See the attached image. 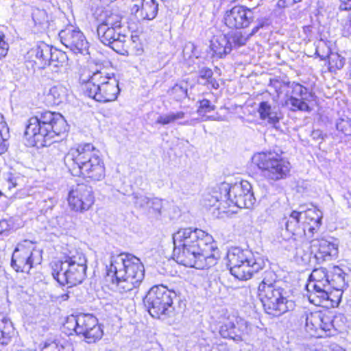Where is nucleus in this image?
Wrapping results in <instances>:
<instances>
[{
	"mask_svg": "<svg viewBox=\"0 0 351 351\" xmlns=\"http://www.w3.org/2000/svg\"><path fill=\"white\" fill-rule=\"evenodd\" d=\"M173 256L186 267L204 269L216 263L218 250L212 236L198 228H186L173 235Z\"/></svg>",
	"mask_w": 351,
	"mask_h": 351,
	"instance_id": "1",
	"label": "nucleus"
},
{
	"mask_svg": "<svg viewBox=\"0 0 351 351\" xmlns=\"http://www.w3.org/2000/svg\"><path fill=\"white\" fill-rule=\"evenodd\" d=\"M108 282L121 294L128 293L137 287L144 278L145 269L141 260L126 253L112 255L106 266Z\"/></svg>",
	"mask_w": 351,
	"mask_h": 351,
	"instance_id": "2",
	"label": "nucleus"
},
{
	"mask_svg": "<svg viewBox=\"0 0 351 351\" xmlns=\"http://www.w3.org/2000/svg\"><path fill=\"white\" fill-rule=\"evenodd\" d=\"M67 130L68 125L62 114L45 111L28 119L24 137L29 146L42 147L49 145L56 136Z\"/></svg>",
	"mask_w": 351,
	"mask_h": 351,
	"instance_id": "3",
	"label": "nucleus"
},
{
	"mask_svg": "<svg viewBox=\"0 0 351 351\" xmlns=\"http://www.w3.org/2000/svg\"><path fill=\"white\" fill-rule=\"evenodd\" d=\"M64 162L73 176H82L93 181L105 177V167L99 151L90 143L71 148L64 157Z\"/></svg>",
	"mask_w": 351,
	"mask_h": 351,
	"instance_id": "4",
	"label": "nucleus"
},
{
	"mask_svg": "<svg viewBox=\"0 0 351 351\" xmlns=\"http://www.w3.org/2000/svg\"><path fill=\"white\" fill-rule=\"evenodd\" d=\"M86 258L77 250H71L62 259L51 263V274L61 285L72 287L81 284L86 276Z\"/></svg>",
	"mask_w": 351,
	"mask_h": 351,
	"instance_id": "5",
	"label": "nucleus"
},
{
	"mask_svg": "<svg viewBox=\"0 0 351 351\" xmlns=\"http://www.w3.org/2000/svg\"><path fill=\"white\" fill-rule=\"evenodd\" d=\"M80 79L85 84L86 95L97 101L106 103L114 101L120 93L119 81L114 74H110L106 70L84 73Z\"/></svg>",
	"mask_w": 351,
	"mask_h": 351,
	"instance_id": "6",
	"label": "nucleus"
},
{
	"mask_svg": "<svg viewBox=\"0 0 351 351\" xmlns=\"http://www.w3.org/2000/svg\"><path fill=\"white\" fill-rule=\"evenodd\" d=\"M276 278L273 271H265L258 287V297L265 313L275 317L280 316L294 307L293 302L285 297L284 289L277 285Z\"/></svg>",
	"mask_w": 351,
	"mask_h": 351,
	"instance_id": "7",
	"label": "nucleus"
},
{
	"mask_svg": "<svg viewBox=\"0 0 351 351\" xmlns=\"http://www.w3.org/2000/svg\"><path fill=\"white\" fill-rule=\"evenodd\" d=\"M227 258L231 274L241 280L250 279L265 265L264 258L258 253L239 247L229 250Z\"/></svg>",
	"mask_w": 351,
	"mask_h": 351,
	"instance_id": "8",
	"label": "nucleus"
},
{
	"mask_svg": "<svg viewBox=\"0 0 351 351\" xmlns=\"http://www.w3.org/2000/svg\"><path fill=\"white\" fill-rule=\"evenodd\" d=\"M176 296L175 291L163 285H156L149 290L143 302L152 317L165 320L174 315L173 301Z\"/></svg>",
	"mask_w": 351,
	"mask_h": 351,
	"instance_id": "9",
	"label": "nucleus"
},
{
	"mask_svg": "<svg viewBox=\"0 0 351 351\" xmlns=\"http://www.w3.org/2000/svg\"><path fill=\"white\" fill-rule=\"evenodd\" d=\"M252 160L261 170L263 176L271 181L285 179L291 169L289 162L275 152L256 153Z\"/></svg>",
	"mask_w": 351,
	"mask_h": 351,
	"instance_id": "10",
	"label": "nucleus"
},
{
	"mask_svg": "<svg viewBox=\"0 0 351 351\" xmlns=\"http://www.w3.org/2000/svg\"><path fill=\"white\" fill-rule=\"evenodd\" d=\"M40 252L36 250V243L25 239L19 243L14 249L11 259V267L16 272L29 273L34 265L40 264Z\"/></svg>",
	"mask_w": 351,
	"mask_h": 351,
	"instance_id": "11",
	"label": "nucleus"
},
{
	"mask_svg": "<svg viewBox=\"0 0 351 351\" xmlns=\"http://www.w3.org/2000/svg\"><path fill=\"white\" fill-rule=\"evenodd\" d=\"M220 189L224 192L223 196L231 204L240 208H251L256 203V197L251 184L247 180H241L230 186L228 183H221Z\"/></svg>",
	"mask_w": 351,
	"mask_h": 351,
	"instance_id": "12",
	"label": "nucleus"
},
{
	"mask_svg": "<svg viewBox=\"0 0 351 351\" xmlns=\"http://www.w3.org/2000/svg\"><path fill=\"white\" fill-rule=\"evenodd\" d=\"M97 33L99 40L104 45L110 47L118 53H128L130 39L121 29L112 27L97 25Z\"/></svg>",
	"mask_w": 351,
	"mask_h": 351,
	"instance_id": "13",
	"label": "nucleus"
},
{
	"mask_svg": "<svg viewBox=\"0 0 351 351\" xmlns=\"http://www.w3.org/2000/svg\"><path fill=\"white\" fill-rule=\"evenodd\" d=\"M306 331L312 337H322L333 327L332 317L322 311L305 312L300 317Z\"/></svg>",
	"mask_w": 351,
	"mask_h": 351,
	"instance_id": "14",
	"label": "nucleus"
},
{
	"mask_svg": "<svg viewBox=\"0 0 351 351\" xmlns=\"http://www.w3.org/2000/svg\"><path fill=\"white\" fill-rule=\"evenodd\" d=\"M92 187L82 183L77 184L69 193L68 203L74 211L83 213L88 210L94 203Z\"/></svg>",
	"mask_w": 351,
	"mask_h": 351,
	"instance_id": "15",
	"label": "nucleus"
},
{
	"mask_svg": "<svg viewBox=\"0 0 351 351\" xmlns=\"http://www.w3.org/2000/svg\"><path fill=\"white\" fill-rule=\"evenodd\" d=\"M61 43L75 53H87L88 43L83 33L71 26L59 32Z\"/></svg>",
	"mask_w": 351,
	"mask_h": 351,
	"instance_id": "16",
	"label": "nucleus"
},
{
	"mask_svg": "<svg viewBox=\"0 0 351 351\" xmlns=\"http://www.w3.org/2000/svg\"><path fill=\"white\" fill-rule=\"evenodd\" d=\"M77 335H82L88 343H95L103 336L97 319L90 314L78 315Z\"/></svg>",
	"mask_w": 351,
	"mask_h": 351,
	"instance_id": "17",
	"label": "nucleus"
},
{
	"mask_svg": "<svg viewBox=\"0 0 351 351\" xmlns=\"http://www.w3.org/2000/svg\"><path fill=\"white\" fill-rule=\"evenodd\" d=\"M254 19L252 10L243 5H236L227 10L224 15L225 24L230 28H245Z\"/></svg>",
	"mask_w": 351,
	"mask_h": 351,
	"instance_id": "18",
	"label": "nucleus"
},
{
	"mask_svg": "<svg viewBox=\"0 0 351 351\" xmlns=\"http://www.w3.org/2000/svg\"><path fill=\"white\" fill-rule=\"evenodd\" d=\"M328 269L325 267L316 268L311 272L308 282L306 285V289L308 293V300L316 302L315 296L318 293L323 295L322 289L330 287L328 280Z\"/></svg>",
	"mask_w": 351,
	"mask_h": 351,
	"instance_id": "19",
	"label": "nucleus"
},
{
	"mask_svg": "<svg viewBox=\"0 0 351 351\" xmlns=\"http://www.w3.org/2000/svg\"><path fill=\"white\" fill-rule=\"evenodd\" d=\"M250 326L246 321L239 317L226 320L219 328V334L223 338H228L236 341L243 339L250 333Z\"/></svg>",
	"mask_w": 351,
	"mask_h": 351,
	"instance_id": "20",
	"label": "nucleus"
},
{
	"mask_svg": "<svg viewBox=\"0 0 351 351\" xmlns=\"http://www.w3.org/2000/svg\"><path fill=\"white\" fill-rule=\"evenodd\" d=\"M302 218V210H293L288 217H284L280 222L281 227H285L286 231L291 234V238L289 240L292 243H295L296 237L302 238L307 235L304 222L301 221Z\"/></svg>",
	"mask_w": 351,
	"mask_h": 351,
	"instance_id": "21",
	"label": "nucleus"
},
{
	"mask_svg": "<svg viewBox=\"0 0 351 351\" xmlns=\"http://www.w3.org/2000/svg\"><path fill=\"white\" fill-rule=\"evenodd\" d=\"M343 290L344 289L332 288V286L330 285L328 289H322V291L324 295H322L321 293L316 295V302H313L312 300L309 301L317 306L337 307L341 302Z\"/></svg>",
	"mask_w": 351,
	"mask_h": 351,
	"instance_id": "22",
	"label": "nucleus"
},
{
	"mask_svg": "<svg viewBox=\"0 0 351 351\" xmlns=\"http://www.w3.org/2000/svg\"><path fill=\"white\" fill-rule=\"evenodd\" d=\"M93 16L98 25L122 29V16L117 11L97 8Z\"/></svg>",
	"mask_w": 351,
	"mask_h": 351,
	"instance_id": "23",
	"label": "nucleus"
},
{
	"mask_svg": "<svg viewBox=\"0 0 351 351\" xmlns=\"http://www.w3.org/2000/svg\"><path fill=\"white\" fill-rule=\"evenodd\" d=\"M258 112L261 120L266 121L267 124L277 128L280 119V113L277 106L263 101L258 104Z\"/></svg>",
	"mask_w": 351,
	"mask_h": 351,
	"instance_id": "24",
	"label": "nucleus"
},
{
	"mask_svg": "<svg viewBox=\"0 0 351 351\" xmlns=\"http://www.w3.org/2000/svg\"><path fill=\"white\" fill-rule=\"evenodd\" d=\"M313 247L317 248L315 257L317 260L330 261L338 254L337 245L326 239L313 241Z\"/></svg>",
	"mask_w": 351,
	"mask_h": 351,
	"instance_id": "25",
	"label": "nucleus"
},
{
	"mask_svg": "<svg viewBox=\"0 0 351 351\" xmlns=\"http://www.w3.org/2000/svg\"><path fill=\"white\" fill-rule=\"evenodd\" d=\"M302 217L305 219L304 224L306 230H308L310 236H313L322 225V212L316 207L308 208L304 212L302 211Z\"/></svg>",
	"mask_w": 351,
	"mask_h": 351,
	"instance_id": "26",
	"label": "nucleus"
},
{
	"mask_svg": "<svg viewBox=\"0 0 351 351\" xmlns=\"http://www.w3.org/2000/svg\"><path fill=\"white\" fill-rule=\"evenodd\" d=\"M232 44L226 35H219L215 37L210 43L213 54L218 58H223L232 51Z\"/></svg>",
	"mask_w": 351,
	"mask_h": 351,
	"instance_id": "27",
	"label": "nucleus"
},
{
	"mask_svg": "<svg viewBox=\"0 0 351 351\" xmlns=\"http://www.w3.org/2000/svg\"><path fill=\"white\" fill-rule=\"evenodd\" d=\"M68 89L61 85L52 86L46 96L47 101L49 105H59L66 101Z\"/></svg>",
	"mask_w": 351,
	"mask_h": 351,
	"instance_id": "28",
	"label": "nucleus"
},
{
	"mask_svg": "<svg viewBox=\"0 0 351 351\" xmlns=\"http://www.w3.org/2000/svg\"><path fill=\"white\" fill-rule=\"evenodd\" d=\"M346 276V274L339 266L333 265L328 267V280L332 288L346 289L348 286Z\"/></svg>",
	"mask_w": 351,
	"mask_h": 351,
	"instance_id": "29",
	"label": "nucleus"
},
{
	"mask_svg": "<svg viewBox=\"0 0 351 351\" xmlns=\"http://www.w3.org/2000/svg\"><path fill=\"white\" fill-rule=\"evenodd\" d=\"M51 47L49 45L42 43L32 49L30 53L36 58L34 61L36 64H39L40 67L45 68L49 64Z\"/></svg>",
	"mask_w": 351,
	"mask_h": 351,
	"instance_id": "30",
	"label": "nucleus"
},
{
	"mask_svg": "<svg viewBox=\"0 0 351 351\" xmlns=\"http://www.w3.org/2000/svg\"><path fill=\"white\" fill-rule=\"evenodd\" d=\"M42 351H74L73 345L64 339L47 340Z\"/></svg>",
	"mask_w": 351,
	"mask_h": 351,
	"instance_id": "31",
	"label": "nucleus"
},
{
	"mask_svg": "<svg viewBox=\"0 0 351 351\" xmlns=\"http://www.w3.org/2000/svg\"><path fill=\"white\" fill-rule=\"evenodd\" d=\"M213 71L207 67H203L199 71L197 82L204 86H210L214 89H218L219 84L218 82L213 77Z\"/></svg>",
	"mask_w": 351,
	"mask_h": 351,
	"instance_id": "32",
	"label": "nucleus"
},
{
	"mask_svg": "<svg viewBox=\"0 0 351 351\" xmlns=\"http://www.w3.org/2000/svg\"><path fill=\"white\" fill-rule=\"evenodd\" d=\"M219 193L217 191H214L213 195H210L206 198V200L209 202L208 206L216 207L218 210H221L222 212H226V205L230 206L227 198L223 196L224 192L220 189L219 186Z\"/></svg>",
	"mask_w": 351,
	"mask_h": 351,
	"instance_id": "33",
	"label": "nucleus"
},
{
	"mask_svg": "<svg viewBox=\"0 0 351 351\" xmlns=\"http://www.w3.org/2000/svg\"><path fill=\"white\" fill-rule=\"evenodd\" d=\"M14 333L12 323L10 319L3 318L0 322V343L7 345Z\"/></svg>",
	"mask_w": 351,
	"mask_h": 351,
	"instance_id": "34",
	"label": "nucleus"
},
{
	"mask_svg": "<svg viewBox=\"0 0 351 351\" xmlns=\"http://www.w3.org/2000/svg\"><path fill=\"white\" fill-rule=\"evenodd\" d=\"M307 99H302L300 97H295V96H290L286 101V104L292 111H302L310 112L311 110L308 104L306 101Z\"/></svg>",
	"mask_w": 351,
	"mask_h": 351,
	"instance_id": "35",
	"label": "nucleus"
},
{
	"mask_svg": "<svg viewBox=\"0 0 351 351\" xmlns=\"http://www.w3.org/2000/svg\"><path fill=\"white\" fill-rule=\"evenodd\" d=\"M187 84L182 82L175 84L168 90V94L176 101H180L186 98L187 94Z\"/></svg>",
	"mask_w": 351,
	"mask_h": 351,
	"instance_id": "36",
	"label": "nucleus"
},
{
	"mask_svg": "<svg viewBox=\"0 0 351 351\" xmlns=\"http://www.w3.org/2000/svg\"><path fill=\"white\" fill-rule=\"evenodd\" d=\"M185 113L182 111L171 112L168 114H160L156 120V124L167 125L184 118Z\"/></svg>",
	"mask_w": 351,
	"mask_h": 351,
	"instance_id": "37",
	"label": "nucleus"
},
{
	"mask_svg": "<svg viewBox=\"0 0 351 351\" xmlns=\"http://www.w3.org/2000/svg\"><path fill=\"white\" fill-rule=\"evenodd\" d=\"M66 56L64 53L56 49L51 47L50 57L49 59V64L47 66L57 69L62 66L63 63L66 60Z\"/></svg>",
	"mask_w": 351,
	"mask_h": 351,
	"instance_id": "38",
	"label": "nucleus"
},
{
	"mask_svg": "<svg viewBox=\"0 0 351 351\" xmlns=\"http://www.w3.org/2000/svg\"><path fill=\"white\" fill-rule=\"evenodd\" d=\"M10 138V130L7 123H0V154L7 152Z\"/></svg>",
	"mask_w": 351,
	"mask_h": 351,
	"instance_id": "39",
	"label": "nucleus"
},
{
	"mask_svg": "<svg viewBox=\"0 0 351 351\" xmlns=\"http://www.w3.org/2000/svg\"><path fill=\"white\" fill-rule=\"evenodd\" d=\"M32 17L36 25H39L42 27L48 25V15L45 10L37 8H34L32 12Z\"/></svg>",
	"mask_w": 351,
	"mask_h": 351,
	"instance_id": "40",
	"label": "nucleus"
},
{
	"mask_svg": "<svg viewBox=\"0 0 351 351\" xmlns=\"http://www.w3.org/2000/svg\"><path fill=\"white\" fill-rule=\"evenodd\" d=\"M288 86L292 89L291 96H295V97H300L302 99H307L308 97H311L308 89L300 84L293 82L290 85V82H289Z\"/></svg>",
	"mask_w": 351,
	"mask_h": 351,
	"instance_id": "41",
	"label": "nucleus"
},
{
	"mask_svg": "<svg viewBox=\"0 0 351 351\" xmlns=\"http://www.w3.org/2000/svg\"><path fill=\"white\" fill-rule=\"evenodd\" d=\"M132 196L133 202L136 207L139 208H147L149 205L151 199L143 194L138 193H132Z\"/></svg>",
	"mask_w": 351,
	"mask_h": 351,
	"instance_id": "42",
	"label": "nucleus"
},
{
	"mask_svg": "<svg viewBox=\"0 0 351 351\" xmlns=\"http://www.w3.org/2000/svg\"><path fill=\"white\" fill-rule=\"evenodd\" d=\"M5 184L10 191L12 188L19 185V182L22 180L18 173H8L5 175Z\"/></svg>",
	"mask_w": 351,
	"mask_h": 351,
	"instance_id": "43",
	"label": "nucleus"
},
{
	"mask_svg": "<svg viewBox=\"0 0 351 351\" xmlns=\"http://www.w3.org/2000/svg\"><path fill=\"white\" fill-rule=\"evenodd\" d=\"M336 128L346 136H351V119H339L336 124Z\"/></svg>",
	"mask_w": 351,
	"mask_h": 351,
	"instance_id": "44",
	"label": "nucleus"
},
{
	"mask_svg": "<svg viewBox=\"0 0 351 351\" xmlns=\"http://www.w3.org/2000/svg\"><path fill=\"white\" fill-rule=\"evenodd\" d=\"M215 106L212 105L210 101L207 99H203L199 101V106L197 109V113L200 115H204L206 113L213 111Z\"/></svg>",
	"mask_w": 351,
	"mask_h": 351,
	"instance_id": "45",
	"label": "nucleus"
},
{
	"mask_svg": "<svg viewBox=\"0 0 351 351\" xmlns=\"http://www.w3.org/2000/svg\"><path fill=\"white\" fill-rule=\"evenodd\" d=\"M162 208V200L158 198H153L150 199L149 205L147 207L149 212L154 214L156 216L161 215V209Z\"/></svg>",
	"mask_w": 351,
	"mask_h": 351,
	"instance_id": "46",
	"label": "nucleus"
},
{
	"mask_svg": "<svg viewBox=\"0 0 351 351\" xmlns=\"http://www.w3.org/2000/svg\"><path fill=\"white\" fill-rule=\"evenodd\" d=\"M249 38L248 35L245 36L241 32H236L232 36V41L230 42L234 44V47H239L245 45Z\"/></svg>",
	"mask_w": 351,
	"mask_h": 351,
	"instance_id": "47",
	"label": "nucleus"
},
{
	"mask_svg": "<svg viewBox=\"0 0 351 351\" xmlns=\"http://www.w3.org/2000/svg\"><path fill=\"white\" fill-rule=\"evenodd\" d=\"M78 321V315L68 317L65 326L69 329L73 330L77 335Z\"/></svg>",
	"mask_w": 351,
	"mask_h": 351,
	"instance_id": "48",
	"label": "nucleus"
},
{
	"mask_svg": "<svg viewBox=\"0 0 351 351\" xmlns=\"http://www.w3.org/2000/svg\"><path fill=\"white\" fill-rule=\"evenodd\" d=\"M4 34L0 32V60L5 57L8 51V44L4 40Z\"/></svg>",
	"mask_w": 351,
	"mask_h": 351,
	"instance_id": "49",
	"label": "nucleus"
},
{
	"mask_svg": "<svg viewBox=\"0 0 351 351\" xmlns=\"http://www.w3.org/2000/svg\"><path fill=\"white\" fill-rule=\"evenodd\" d=\"M12 228V223L8 220L3 219L0 221V235L8 234Z\"/></svg>",
	"mask_w": 351,
	"mask_h": 351,
	"instance_id": "50",
	"label": "nucleus"
},
{
	"mask_svg": "<svg viewBox=\"0 0 351 351\" xmlns=\"http://www.w3.org/2000/svg\"><path fill=\"white\" fill-rule=\"evenodd\" d=\"M332 61H335V66L338 69H342L345 64V59L338 54H336L333 58H332Z\"/></svg>",
	"mask_w": 351,
	"mask_h": 351,
	"instance_id": "51",
	"label": "nucleus"
},
{
	"mask_svg": "<svg viewBox=\"0 0 351 351\" xmlns=\"http://www.w3.org/2000/svg\"><path fill=\"white\" fill-rule=\"evenodd\" d=\"M339 8L342 10H351V0H341Z\"/></svg>",
	"mask_w": 351,
	"mask_h": 351,
	"instance_id": "52",
	"label": "nucleus"
},
{
	"mask_svg": "<svg viewBox=\"0 0 351 351\" xmlns=\"http://www.w3.org/2000/svg\"><path fill=\"white\" fill-rule=\"evenodd\" d=\"M311 136L313 137V139H316V140L323 138L322 133L320 130L313 131L311 133Z\"/></svg>",
	"mask_w": 351,
	"mask_h": 351,
	"instance_id": "53",
	"label": "nucleus"
},
{
	"mask_svg": "<svg viewBox=\"0 0 351 351\" xmlns=\"http://www.w3.org/2000/svg\"><path fill=\"white\" fill-rule=\"evenodd\" d=\"M343 34L347 36H351V22L345 25Z\"/></svg>",
	"mask_w": 351,
	"mask_h": 351,
	"instance_id": "54",
	"label": "nucleus"
},
{
	"mask_svg": "<svg viewBox=\"0 0 351 351\" xmlns=\"http://www.w3.org/2000/svg\"><path fill=\"white\" fill-rule=\"evenodd\" d=\"M58 298L62 300V301H66L69 298V291L66 293L61 294L58 297Z\"/></svg>",
	"mask_w": 351,
	"mask_h": 351,
	"instance_id": "55",
	"label": "nucleus"
},
{
	"mask_svg": "<svg viewBox=\"0 0 351 351\" xmlns=\"http://www.w3.org/2000/svg\"><path fill=\"white\" fill-rule=\"evenodd\" d=\"M260 29V28L258 27V25H256L255 27H253V29H252V32L248 34V36L250 37L253 35H254L256 33L258 32V31Z\"/></svg>",
	"mask_w": 351,
	"mask_h": 351,
	"instance_id": "56",
	"label": "nucleus"
},
{
	"mask_svg": "<svg viewBox=\"0 0 351 351\" xmlns=\"http://www.w3.org/2000/svg\"><path fill=\"white\" fill-rule=\"evenodd\" d=\"M265 21L261 19V20L258 21V24L256 25H258V27L261 29V28L265 26Z\"/></svg>",
	"mask_w": 351,
	"mask_h": 351,
	"instance_id": "57",
	"label": "nucleus"
},
{
	"mask_svg": "<svg viewBox=\"0 0 351 351\" xmlns=\"http://www.w3.org/2000/svg\"><path fill=\"white\" fill-rule=\"evenodd\" d=\"M208 119H211V120H217V121H223V119L221 118V117H208Z\"/></svg>",
	"mask_w": 351,
	"mask_h": 351,
	"instance_id": "58",
	"label": "nucleus"
},
{
	"mask_svg": "<svg viewBox=\"0 0 351 351\" xmlns=\"http://www.w3.org/2000/svg\"><path fill=\"white\" fill-rule=\"evenodd\" d=\"M5 122V121H4L3 116L1 114H0V123H3Z\"/></svg>",
	"mask_w": 351,
	"mask_h": 351,
	"instance_id": "59",
	"label": "nucleus"
},
{
	"mask_svg": "<svg viewBox=\"0 0 351 351\" xmlns=\"http://www.w3.org/2000/svg\"><path fill=\"white\" fill-rule=\"evenodd\" d=\"M182 124H183V125H191V123H189V121H185V122L182 123Z\"/></svg>",
	"mask_w": 351,
	"mask_h": 351,
	"instance_id": "60",
	"label": "nucleus"
},
{
	"mask_svg": "<svg viewBox=\"0 0 351 351\" xmlns=\"http://www.w3.org/2000/svg\"><path fill=\"white\" fill-rule=\"evenodd\" d=\"M293 3H297L300 1L301 0H292Z\"/></svg>",
	"mask_w": 351,
	"mask_h": 351,
	"instance_id": "61",
	"label": "nucleus"
},
{
	"mask_svg": "<svg viewBox=\"0 0 351 351\" xmlns=\"http://www.w3.org/2000/svg\"><path fill=\"white\" fill-rule=\"evenodd\" d=\"M3 193L1 192V191L0 190V197L3 196Z\"/></svg>",
	"mask_w": 351,
	"mask_h": 351,
	"instance_id": "62",
	"label": "nucleus"
},
{
	"mask_svg": "<svg viewBox=\"0 0 351 351\" xmlns=\"http://www.w3.org/2000/svg\"><path fill=\"white\" fill-rule=\"evenodd\" d=\"M190 45L191 46L192 48H194L193 44H190Z\"/></svg>",
	"mask_w": 351,
	"mask_h": 351,
	"instance_id": "63",
	"label": "nucleus"
}]
</instances>
